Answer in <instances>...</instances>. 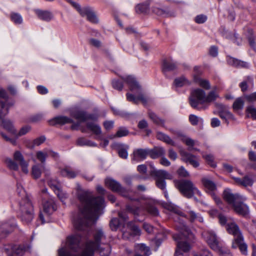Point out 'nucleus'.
<instances>
[{
	"mask_svg": "<svg viewBox=\"0 0 256 256\" xmlns=\"http://www.w3.org/2000/svg\"><path fill=\"white\" fill-rule=\"evenodd\" d=\"M134 256H149L151 254L150 249L143 244H137L135 246Z\"/></svg>",
	"mask_w": 256,
	"mask_h": 256,
	"instance_id": "26",
	"label": "nucleus"
},
{
	"mask_svg": "<svg viewBox=\"0 0 256 256\" xmlns=\"http://www.w3.org/2000/svg\"><path fill=\"white\" fill-rule=\"evenodd\" d=\"M223 198L224 200L231 206H232L236 202H238V200H246V197L238 194H233L232 190L229 188H226L224 190Z\"/></svg>",
	"mask_w": 256,
	"mask_h": 256,
	"instance_id": "13",
	"label": "nucleus"
},
{
	"mask_svg": "<svg viewBox=\"0 0 256 256\" xmlns=\"http://www.w3.org/2000/svg\"><path fill=\"white\" fill-rule=\"evenodd\" d=\"M110 224V227L112 230H116L120 226V223L118 218H114L112 219Z\"/></svg>",
	"mask_w": 256,
	"mask_h": 256,
	"instance_id": "62",
	"label": "nucleus"
},
{
	"mask_svg": "<svg viewBox=\"0 0 256 256\" xmlns=\"http://www.w3.org/2000/svg\"><path fill=\"white\" fill-rule=\"evenodd\" d=\"M232 178L236 184L244 186H251L254 182L253 180L249 176H245L242 178L234 176Z\"/></svg>",
	"mask_w": 256,
	"mask_h": 256,
	"instance_id": "34",
	"label": "nucleus"
},
{
	"mask_svg": "<svg viewBox=\"0 0 256 256\" xmlns=\"http://www.w3.org/2000/svg\"><path fill=\"white\" fill-rule=\"evenodd\" d=\"M8 96L6 90L0 86V99H3L4 102H8Z\"/></svg>",
	"mask_w": 256,
	"mask_h": 256,
	"instance_id": "63",
	"label": "nucleus"
},
{
	"mask_svg": "<svg viewBox=\"0 0 256 256\" xmlns=\"http://www.w3.org/2000/svg\"><path fill=\"white\" fill-rule=\"evenodd\" d=\"M104 237L101 229L96 230L94 234V241L88 242L84 248L82 249L79 246L80 236L78 234L70 236L58 250V256H93L94 252L98 250L100 241Z\"/></svg>",
	"mask_w": 256,
	"mask_h": 256,
	"instance_id": "2",
	"label": "nucleus"
},
{
	"mask_svg": "<svg viewBox=\"0 0 256 256\" xmlns=\"http://www.w3.org/2000/svg\"><path fill=\"white\" fill-rule=\"evenodd\" d=\"M105 184L106 186L112 191L120 192L124 196H126L123 194L124 190L120 184L114 179L110 178H106L105 180Z\"/></svg>",
	"mask_w": 256,
	"mask_h": 256,
	"instance_id": "21",
	"label": "nucleus"
},
{
	"mask_svg": "<svg viewBox=\"0 0 256 256\" xmlns=\"http://www.w3.org/2000/svg\"><path fill=\"white\" fill-rule=\"evenodd\" d=\"M202 158L206 160V162L210 166L215 168L216 166V162L214 161L213 155L211 154H202Z\"/></svg>",
	"mask_w": 256,
	"mask_h": 256,
	"instance_id": "53",
	"label": "nucleus"
},
{
	"mask_svg": "<svg viewBox=\"0 0 256 256\" xmlns=\"http://www.w3.org/2000/svg\"><path fill=\"white\" fill-rule=\"evenodd\" d=\"M42 192L45 197L44 198H48L47 200H43L44 214L41 212L40 214V218L42 221V223L44 224L46 222V221L44 220V214L48 215V216L52 214L56 210V206L54 199L47 194L46 188L42 190Z\"/></svg>",
	"mask_w": 256,
	"mask_h": 256,
	"instance_id": "10",
	"label": "nucleus"
},
{
	"mask_svg": "<svg viewBox=\"0 0 256 256\" xmlns=\"http://www.w3.org/2000/svg\"><path fill=\"white\" fill-rule=\"evenodd\" d=\"M87 129L96 135V138L101 140L102 130L100 126L94 122H90L87 124Z\"/></svg>",
	"mask_w": 256,
	"mask_h": 256,
	"instance_id": "31",
	"label": "nucleus"
},
{
	"mask_svg": "<svg viewBox=\"0 0 256 256\" xmlns=\"http://www.w3.org/2000/svg\"><path fill=\"white\" fill-rule=\"evenodd\" d=\"M190 220L191 222L198 221L202 222L204 221L203 218L200 215L196 214L193 210H190L188 212Z\"/></svg>",
	"mask_w": 256,
	"mask_h": 256,
	"instance_id": "52",
	"label": "nucleus"
},
{
	"mask_svg": "<svg viewBox=\"0 0 256 256\" xmlns=\"http://www.w3.org/2000/svg\"><path fill=\"white\" fill-rule=\"evenodd\" d=\"M177 134L179 138L188 147L189 150H194L199 151V150L194 148V146L198 145V142L197 141L192 140L181 132H178Z\"/></svg>",
	"mask_w": 256,
	"mask_h": 256,
	"instance_id": "19",
	"label": "nucleus"
},
{
	"mask_svg": "<svg viewBox=\"0 0 256 256\" xmlns=\"http://www.w3.org/2000/svg\"><path fill=\"white\" fill-rule=\"evenodd\" d=\"M17 192L21 197L19 204L22 213V219L23 221L29 222L33 218V206L31 200L22 186L20 184H17Z\"/></svg>",
	"mask_w": 256,
	"mask_h": 256,
	"instance_id": "5",
	"label": "nucleus"
},
{
	"mask_svg": "<svg viewBox=\"0 0 256 256\" xmlns=\"http://www.w3.org/2000/svg\"><path fill=\"white\" fill-rule=\"evenodd\" d=\"M14 160L10 158H7L5 160L6 166L11 170L18 171L19 168L21 172L24 174H28L29 172V164L25 160L24 156L20 152L16 151L13 154Z\"/></svg>",
	"mask_w": 256,
	"mask_h": 256,
	"instance_id": "7",
	"label": "nucleus"
},
{
	"mask_svg": "<svg viewBox=\"0 0 256 256\" xmlns=\"http://www.w3.org/2000/svg\"><path fill=\"white\" fill-rule=\"evenodd\" d=\"M194 80L202 88L208 90L211 88L210 82L208 80L202 78L199 76L194 75Z\"/></svg>",
	"mask_w": 256,
	"mask_h": 256,
	"instance_id": "35",
	"label": "nucleus"
},
{
	"mask_svg": "<svg viewBox=\"0 0 256 256\" xmlns=\"http://www.w3.org/2000/svg\"><path fill=\"white\" fill-rule=\"evenodd\" d=\"M113 146L117 148L120 157L124 159L128 158V146L127 145L122 144H113Z\"/></svg>",
	"mask_w": 256,
	"mask_h": 256,
	"instance_id": "32",
	"label": "nucleus"
},
{
	"mask_svg": "<svg viewBox=\"0 0 256 256\" xmlns=\"http://www.w3.org/2000/svg\"><path fill=\"white\" fill-rule=\"evenodd\" d=\"M165 208L168 210L172 212L178 216H182V212L181 211V210L172 204L170 203L166 204Z\"/></svg>",
	"mask_w": 256,
	"mask_h": 256,
	"instance_id": "51",
	"label": "nucleus"
},
{
	"mask_svg": "<svg viewBox=\"0 0 256 256\" xmlns=\"http://www.w3.org/2000/svg\"><path fill=\"white\" fill-rule=\"evenodd\" d=\"M152 174L156 177V186L164 191L165 197L168 198V193L166 190V182L164 180H171L172 176L166 170L155 169L153 170Z\"/></svg>",
	"mask_w": 256,
	"mask_h": 256,
	"instance_id": "9",
	"label": "nucleus"
},
{
	"mask_svg": "<svg viewBox=\"0 0 256 256\" xmlns=\"http://www.w3.org/2000/svg\"><path fill=\"white\" fill-rule=\"evenodd\" d=\"M66 0L77 10L82 16H86L90 22L93 23H96L98 22L96 15L91 8L88 7L82 8L78 4L72 2L71 0Z\"/></svg>",
	"mask_w": 256,
	"mask_h": 256,
	"instance_id": "11",
	"label": "nucleus"
},
{
	"mask_svg": "<svg viewBox=\"0 0 256 256\" xmlns=\"http://www.w3.org/2000/svg\"><path fill=\"white\" fill-rule=\"evenodd\" d=\"M76 144L80 146H88L91 147L96 146V144L94 142L82 138H80L78 139Z\"/></svg>",
	"mask_w": 256,
	"mask_h": 256,
	"instance_id": "44",
	"label": "nucleus"
},
{
	"mask_svg": "<svg viewBox=\"0 0 256 256\" xmlns=\"http://www.w3.org/2000/svg\"><path fill=\"white\" fill-rule=\"evenodd\" d=\"M165 150L163 148H156L153 153L152 154V157L156 158L157 156H164Z\"/></svg>",
	"mask_w": 256,
	"mask_h": 256,
	"instance_id": "61",
	"label": "nucleus"
},
{
	"mask_svg": "<svg viewBox=\"0 0 256 256\" xmlns=\"http://www.w3.org/2000/svg\"><path fill=\"white\" fill-rule=\"evenodd\" d=\"M32 130V127L30 125H26L22 126L20 130L14 134V136L16 138H18L24 136Z\"/></svg>",
	"mask_w": 256,
	"mask_h": 256,
	"instance_id": "46",
	"label": "nucleus"
},
{
	"mask_svg": "<svg viewBox=\"0 0 256 256\" xmlns=\"http://www.w3.org/2000/svg\"><path fill=\"white\" fill-rule=\"evenodd\" d=\"M248 230L252 234H256V220H252V224L247 228Z\"/></svg>",
	"mask_w": 256,
	"mask_h": 256,
	"instance_id": "64",
	"label": "nucleus"
},
{
	"mask_svg": "<svg viewBox=\"0 0 256 256\" xmlns=\"http://www.w3.org/2000/svg\"><path fill=\"white\" fill-rule=\"evenodd\" d=\"M219 116L222 119L224 120L227 124H228L229 121L230 120H236L234 116L227 110L220 111Z\"/></svg>",
	"mask_w": 256,
	"mask_h": 256,
	"instance_id": "36",
	"label": "nucleus"
},
{
	"mask_svg": "<svg viewBox=\"0 0 256 256\" xmlns=\"http://www.w3.org/2000/svg\"><path fill=\"white\" fill-rule=\"evenodd\" d=\"M202 182L206 191L212 196L216 202L218 204L220 202V200L216 196V184L208 178H203L202 179Z\"/></svg>",
	"mask_w": 256,
	"mask_h": 256,
	"instance_id": "12",
	"label": "nucleus"
},
{
	"mask_svg": "<svg viewBox=\"0 0 256 256\" xmlns=\"http://www.w3.org/2000/svg\"><path fill=\"white\" fill-rule=\"evenodd\" d=\"M48 156H51L54 158H56L58 156L57 153L49 149H44L42 150H38L36 152L35 158H32L33 161L36 160L40 162L42 164L45 162L46 158Z\"/></svg>",
	"mask_w": 256,
	"mask_h": 256,
	"instance_id": "15",
	"label": "nucleus"
},
{
	"mask_svg": "<svg viewBox=\"0 0 256 256\" xmlns=\"http://www.w3.org/2000/svg\"><path fill=\"white\" fill-rule=\"evenodd\" d=\"M142 204H144V203L140 202V206ZM144 204H146L144 208L146 210L148 213L154 216H156L158 214V211L156 208L152 206H148V203L147 201L146 202H144Z\"/></svg>",
	"mask_w": 256,
	"mask_h": 256,
	"instance_id": "57",
	"label": "nucleus"
},
{
	"mask_svg": "<svg viewBox=\"0 0 256 256\" xmlns=\"http://www.w3.org/2000/svg\"><path fill=\"white\" fill-rule=\"evenodd\" d=\"M72 122L73 120L72 119L64 116H56L48 120V123L50 125H55L56 124H64Z\"/></svg>",
	"mask_w": 256,
	"mask_h": 256,
	"instance_id": "28",
	"label": "nucleus"
},
{
	"mask_svg": "<svg viewBox=\"0 0 256 256\" xmlns=\"http://www.w3.org/2000/svg\"><path fill=\"white\" fill-rule=\"evenodd\" d=\"M128 130L126 128H120L117 132L116 134L114 135H111L109 136V138L110 139H112L116 137H122L124 136L128 135Z\"/></svg>",
	"mask_w": 256,
	"mask_h": 256,
	"instance_id": "58",
	"label": "nucleus"
},
{
	"mask_svg": "<svg viewBox=\"0 0 256 256\" xmlns=\"http://www.w3.org/2000/svg\"><path fill=\"white\" fill-rule=\"evenodd\" d=\"M219 98L218 89L214 86L207 94L204 90L200 88L192 90L190 96V103L191 106L196 108L200 104H208L214 102Z\"/></svg>",
	"mask_w": 256,
	"mask_h": 256,
	"instance_id": "3",
	"label": "nucleus"
},
{
	"mask_svg": "<svg viewBox=\"0 0 256 256\" xmlns=\"http://www.w3.org/2000/svg\"><path fill=\"white\" fill-rule=\"evenodd\" d=\"M149 118L153 121L156 124L164 126V122L163 120L158 118L154 113L152 112H148Z\"/></svg>",
	"mask_w": 256,
	"mask_h": 256,
	"instance_id": "50",
	"label": "nucleus"
},
{
	"mask_svg": "<svg viewBox=\"0 0 256 256\" xmlns=\"http://www.w3.org/2000/svg\"><path fill=\"white\" fill-rule=\"evenodd\" d=\"M202 235L211 248L214 250H219L218 242L214 232L209 230H204Z\"/></svg>",
	"mask_w": 256,
	"mask_h": 256,
	"instance_id": "14",
	"label": "nucleus"
},
{
	"mask_svg": "<svg viewBox=\"0 0 256 256\" xmlns=\"http://www.w3.org/2000/svg\"><path fill=\"white\" fill-rule=\"evenodd\" d=\"M2 124L3 127L13 136L16 132V130L12 122L8 120L1 119Z\"/></svg>",
	"mask_w": 256,
	"mask_h": 256,
	"instance_id": "38",
	"label": "nucleus"
},
{
	"mask_svg": "<svg viewBox=\"0 0 256 256\" xmlns=\"http://www.w3.org/2000/svg\"><path fill=\"white\" fill-rule=\"evenodd\" d=\"M189 120L192 125H196L198 123H202L203 120L202 118L198 117L194 114H190L189 116Z\"/></svg>",
	"mask_w": 256,
	"mask_h": 256,
	"instance_id": "60",
	"label": "nucleus"
},
{
	"mask_svg": "<svg viewBox=\"0 0 256 256\" xmlns=\"http://www.w3.org/2000/svg\"><path fill=\"white\" fill-rule=\"evenodd\" d=\"M126 230H122L123 236L124 238H129V234L133 236H140V229L132 222L126 224Z\"/></svg>",
	"mask_w": 256,
	"mask_h": 256,
	"instance_id": "17",
	"label": "nucleus"
},
{
	"mask_svg": "<svg viewBox=\"0 0 256 256\" xmlns=\"http://www.w3.org/2000/svg\"><path fill=\"white\" fill-rule=\"evenodd\" d=\"M14 220H12V222L10 224L8 223H2L0 226V232L4 233V236L5 234L9 233L12 230V227L14 226Z\"/></svg>",
	"mask_w": 256,
	"mask_h": 256,
	"instance_id": "40",
	"label": "nucleus"
},
{
	"mask_svg": "<svg viewBox=\"0 0 256 256\" xmlns=\"http://www.w3.org/2000/svg\"><path fill=\"white\" fill-rule=\"evenodd\" d=\"M228 62L230 64L238 66L248 68L250 66L249 64L246 62L240 61L232 58H229L228 60Z\"/></svg>",
	"mask_w": 256,
	"mask_h": 256,
	"instance_id": "47",
	"label": "nucleus"
},
{
	"mask_svg": "<svg viewBox=\"0 0 256 256\" xmlns=\"http://www.w3.org/2000/svg\"><path fill=\"white\" fill-rule=\"evenodd\" d=\"M148 152L143 149H138L134 152V156L132 158V162H138L146 158L148 156Z\"/></svg>",
	"mask_w": 256,
	"mask_h": 256,
	"instance_id": "27",
	"label": "nucleus"
},
{
	"mask_svg": "<svg viewBox=\"0 0 256 256\" xmlns=\"http://www.w3.org/2000/svg\"><path fill=\"white\" fill-rule=\"evenodd\" d=\"M124 80L128 84L130 90L134 94V95L128 93L126 98L130 102H132L135 104L142 102L145 104L146 102V98L142 93L140 86L137 82L135 78L131 76H128Z\"/></svg>",
	"mask_w": 256,
	"mask_h": 256,
	"instance_id": "6",
	"label": "nucleus"
},
{
	"mask_svg": "<svg viewBox=\"0 0 256 256\" xmlns=\"http://www.w3.org/2000/svg\"><path fill=\"white\" fill-rule=\"evenodd\" d=\"M45 140L46 138L44 136H41L34 140L32 144L29 140H26L24 141V144L27 147L29 148H33L36 146L40 145L45 141Z\"/></svg>",
	"mask_w": 256,
	"mask_h": 256,
	"instance_id": "37",
	"label": "nucleus"
},
{
	"mask_svg": "<svg viewBox=\"0 0 256 256\" xmlns=\"http://www.w3.org/2000/svg\"><path fill=\"white\" fill-rule=\"evenodd\" d=\"M226 229L230 234L234 236V239L238 238L240 236H243L238 226L234 222H228L226 224Z\"/></svg>",
	"mask_w": 256,
	"mask_h": 256,
	"instance_id": "24",
	"label": "nucleus"
},
{
	"mask_svg": "<svg viewBox=\"0 0 256 256\" xmlns=\"http://www.w3.org/2000/svg\"><path fill=\"white\" fill-rule=\"evenodd\" d=\"M174 84L175 86L180 88L184 86L190 85V82L184 76H182L176 78L174 81Z\"/></svg>",
	"mask_w": 256,
	"mask_h": 256,
	"instance_id": "42",
	"label": "nucleus"
},
{
	"mask_svg": "<svg viewBox=\"0 0 256 256\" xmlns=\"http://www.w3.org/2000/svg\"><path fill=\"white\" fill-rule=\"evenodd\" d=\"M246 116L256 120V108L254 105L248 106L246 110Z\"/></svg>",
	"mask_w": 256,
	"mask_h": 256,
	"instance_id": "49",
	"label": "nucleus"
},
{
	"mask_svg": "<svg viewBox=\"0 0 256 256\" xmlns=\"http://www.w3.org/2000/svg\"><path fill=\"white\" fill-rule=\"evenodd\" d=\"M78 197L80 205L78 212L74 216L72 222L76 230H83L96 222L102 213L104 202L102 196L94 198L92 193L88 191L81 192Z\"/></svg>",
	"mask_w": 256,
	"mask_h": 256,
	"instance_id": "1",
	"label": "nucleus"
},
{
	"mask_svg": "<svg viewBox=\"0 0 256 256\" xmlns=\"http://www.w3.org/2000/svg\"><path fill=\"white\" fill-rule=\"evenodd\" d=\"M254 83L253 78L250 76H248L240 84V87L242 92H245L248 90L250 86H252Z\"/></svg>",
	"mask_w": 256,
	"mask_h": 256,
	"instance_id": "39",
	"label": "nucleus"
},
{
	"mask_svg": "<svg viewBox=\"0 0 256 256\" xmlns=\"http://www.w3.org/2000/svg\"><path fill=\"white\" fill-rule=\"evenodd\" d=\"M176 64L173 61L164 60L162 64V70L164 72L172 70L176 68Z\"/></svg>",
	"mask_w": 256,
	"mask_h": 256,
	"instance_id": "41",
	"label": "nucleus"
},
{
	"mask_svg": "<svg viewBox=\"0 0 256 256\" xmlns=\"http://www.w3.org/2000/svg\"><path fill=\"white\" fill-rule=\"evenodd\" d=\"M14 103L12 102H4L0 99V120L8 114L9 108Z\"/></svg>",
	"mask_w": 256,
	"mask_h": 256,
	"instance_id": "29",
	"label": "nucleus"
},
{
	"mask_svg": "<svg viewBox=\"0 0 256 256\" xmlns=\"http://www.w3.org/2000/svg\"><path fill=\"white\" fill-rule=\"evenodd\" d=\"M71 115L76 119L80 122H84L88 120L94 119V118L93 116L91 114H88L82 110H74L72 112Z\"/></svg>",
	"mask_w": 256,
	"mask_h": 256,
	"instance_id": "25",
	"label": "nucleus"
},
{
	"mask_svg": "<svg viewBox=\"0 0 256 256\" xmlns=\"http://www.w3.org/2000/svg\"><path fill=\"white\" fill-rule=\"evenodd\" d=\"M156 138L158 140H162L168 144L172 146L174 145V142L168 136L162 132H158Z\"/></svg>",
	"mask_w": 256,
	"mask_h": 256,
	"instance_id": "43",
	"label": "nucleus"
},
{
	"mask_svg": "<svg viewBox=\"0 0 256 256\" xmlns=\"http://www.w3.org/2000/svg\"><path fill=\"white\" fill-rule=\"evenodd\" d=\"M10 20L16 25H20L22 24L23 18L22 16L18 13L12 12L10 15Z\"/></svg>",
	"mask_w": 256,
	"mask_h": 256,
	"instance_id": "45",
	"label": "nucleus"
},
{
	"mask_svg": "<svg viewBox=\"0 0 256 256\" xmlns=\"http://www.w3.org/2000/svg\"><path fill=\"white\" fill-rule=\"evenodd\" d=\"M34 12L38 18L44 21L49 22L53 18L52 14L49 11L36 9Z\"/></svg>",
	"mask_w": 256,
	"mask_h": 256,
	"instance_id": "30",
	"label": "nucleus"
},
{
	"mask_svg": "<svg viewBox=\"0 0 256 256\" xmlns=\"http://www.w3.org/2000/svg\"><path fill=\"white\" fill-rule=\"evenodd\" d=\"M29 248V247L26 248L22 246H14L12 247L9 246L8 248H6L5 250L6 251L7 254H13L14 256L15 255L22 256L26 251L28 250Z\"/></svg>",
	"mask_w": 256,
	"mask_h": 256,
	"instance_id": "23",
	"label": "nucleus"
},
{
	"mask_svg": "<svg viewBox=\"0 0 256 256\" xmlns=\"http://www.w3.org/2000/svg\"><path fill=\"white\" fill-rule=\"evenodd\" d=\"M180 154L182 157V160L186 163H189L194 168H198L200 166V158L198 156L193 155L186 152L184 150H180Z\"/></svg>",
	"mask_w": 256,
	"mask_h": 256,
	"instance_id": "16",
	"label": "nucleus"
},
{
	"mask_svg": "<svg viewBox=\"0 0 256 256\" xmlns=\"http://www.w3.org/2000/svg\"><path fill=\"white\" fill-rule=\"evenodd\" d=\"M144 208L136 206L133 204L127 206L126 210L128 212L132 213L134 215H138L142 213Z\"/></svg>",
	"mask_w": 256,
	"mask_h": 256,
	"instance_id": "48",
	"label": "nucleus"
},
{
	"mask_svg": "<svg viewBox=\"0 0 256 256\" xmlns=\"http://www.w3.org/2000/svg\"><path fill=\"white\" fill-rule=\"evenodd\" d=\"M42 174L40 166L38 164H34L32 168V174L34 178H39Z\"/></svg>",
	"mask_w": 256,
	"mask_h": 256,
	"instance_id": "56",
	"label": "nucleus"
},
{
	"mask_svg": "<svg viewBox=\"0 0 256 256\" xmlns=\"http://www.w3.org/2000/svg\"><path fill=\"white\" fill-rule=\"evenodd\" d=\"M244 98L246 102L250 105H256V92L246 94Z\"/></svg>",
	"mask_w": 256,
	"mask_h": 256,
	"instance_id": "54",
	"label": "nucleus"
},
{
	"mask_svg": "<svg viewBox=\"0 0 256 256\" xmlns=\"http://www.w3.org/2000/svg\"><path fill=\"white\" fill-rule=\"evenodd\" d=\"M244 200H240L232 206L234 211L237 214L244 216H246L249 212V209L248 206L244 204Z\"/></svg>",
	"mask_w": 256,
	"mask_h": 256,
	"instance_id": "18",
	"label": "nucleus"
},
{
	"mask_svg": "<svg viewBox=\"0 0 256 256\" xmlns=\"http://www.w3.org/2000/svg\"><path fill=\"white\" fill-rule=\"evenodd\" d=\"M60 174L64 177L68 178H73L76 177L78 172L77 171H74L70 167H65L61 168L60 171Z\"/></svg>",
	"mask_w": 256,
	"mask_h": 256,
	"instance_id": "33",
	"label": "nucleus"
},
{
	"mask_svg": "<svg viewBox=\"0 0 256 256\" xmlns=\"http://www.w3.org/2000/svg\"><path fill=\"white\" fill-rule=\"evenodd\" d=\"M50 186L62 202H64L68 198V194L61 190L58 182H56L54 184H53L52 182H50Z\"/></svg>",
	"mask_w": 256,
	"mask_h": 256,
	"instance_id": "22",
	"label": "nucleus"
},
{
	"mask_svg": "<svg viewBox=\"0 0 256 256\" xmlns=\"http://www.w3.org/2000/svg\"><path fill=\"white\" fill-rule=\"evenodd\" d=\"M148 4H138L136 7V10L138 13H146L148 10Z\"/></svg>",
	"mask_w": 256,
	"mask_h": 256,
	"instance_id": "59",
	"label": "nucleus"
},
{
	"mask_svg": "<svg viewBox=\"0 0 256 256\" xmlns=\"http://www.w3.org/2000/svg\"><path fill=\"white\" fill-rule=\"evenodd\" d=\"M174 184L181 193L187 198H191L194 194L201 196L200 191L194 186L190 181L176 180Z\"/></svg>",
	"mask_w": 256,
	"mask_h": 256,
	"instance_id": "8",
	"label": "nucleus"
},
{
	"mask_svg": "<svg viewBox=\"0 0 256 256\" xmlns=\"http://www.w3.org/2000/svg\"><path fill=\"white\" fill-rule=\"evenodd\" d=\"M244 100L242 98H237L234 102L232 108L234 110H238L243 108Z\"/></svg>",
	"mask_w": 256,
	"mask_h": 256,
	"instance_id": "55",
	"label": "nucleus"
},
{
	"mask_svg": "<svg viewBox=\"0 0 256 256\" xmlns=\"http://www.w3.org/2000/svg\"><path fill=\"white\" fill-rule=\"evenodd\" d=\"M232 247L233 248H239L242 254H246L248 253L247 244L244 242L243 236H240L238 238L234 239L232 243Z\"/></svg>",
	"mask_w": 256,
	"mask_h": 256,
	"instance_id": "20",
	"label": "nucleus"
},
{
	"mask_svg": "<svg viewBox=\"0 0 256 256\" xmlns=\"http://www.w3.org/2000/svg\"><path fill=\"white\" fill-rule=\"evenodd\" d=\"M192 237V234L185 225H182L178 234L173 236L174 238L177 242L176 256H188L187 252L190 250V246L186 240Z\"/></svg>",
	"mask_w": 256,
	"mask_h": 256,
	"instance_id": "4",
	"label": "nucleus"
}]
</instances>
